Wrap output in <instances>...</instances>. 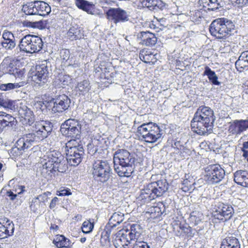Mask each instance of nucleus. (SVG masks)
<instances>
[{"label": "nucleus", "instance_id": "473e14b6", "mask_svg": "<svg viewBox=\"0 0 248 248\" xmlns=\"http://www.w3.org/2000/svg\"><path fill=\"white\" fill-rule=\"evenodd\" d=\"M165 211V206L162 202H159L156 206L151 207L147 213L151 215V217L155 218L160 217Z\"/></svg>", "mask_w": 248, "mask_h": 248}, {"label": "nucleus", "instance_id": "4d7b16f0", "mask_svg": "<svg viewBox=\"0 0 248 248\" xmlns=\"http://www.w3.org/2000/svg\"><path fill=\"white\" fill-rule=\"evenodd\" d=\"M6 196L12 201L14 200L17 197L16 194L14 193L13 190L7 191L6 194Z\"/></svg>", "mask_w": 248, "mask_h": 248}, {"label": "nucleus", "instance_id": "8fccbe9b", "mask_svg": "<svg viewBox=\"0 0 248 248\" xmlns=\"http://www.w3.org/2000/svg\"><path fill=\"white\" fill-rule=\"evenodd\" d=\"M242 151L243 152V156L248 162V140L243 144Z\"/></svg>", "mask_w": 248, "mask_h": 248}, {"label": "nucleus", "instance_id": "0eeeda50", "mask_svg": "<svg viewBox=\"0 0 248 248\" xmlns=\"http://www.w3.org/2000/svg\"><path fill=\"white\" fill-rule=\"evenodd\" d=\"M66 161L60 152L53 151L48 155V160L43 165V167L51 172L63 173L67 169Z\"/></svg>", "mask_w": 248, "mask_h": 248}, {"label": "nucleus", "instance_id": "f704fd0d", "mask_svg": "<svg viewBox=\"0 0 248 248\" xmlns=\"http://www.w3.org/2000/svg\"><path fill=\"white\" fill-rule=\"evenodd\" d=\"M220 248H240V244L236 238L230 236L223 240Z\"/></svg>", "mask_w": 248, "mask_h": 248}, {"label": "nucleus", "instance_id": "2f4dec72", "mask_svg": "<svg viewBox=\"0 0 248 248\" xmlns=\"http://www.w3.org/2000/svg\"><path fill=\"white\" fill-rule=\"evenodd\" d=\"M67 35L71 40L80 39L83 36L82 29L77 24H72L67 32Z\"/></svg>", "mask_w": 248, "mask_h": 248}, {"label": "nucleus", "instance_id": "bf43d9fd", "mask_svg": "<svg viewBox=\"0 0 248 248\" xmlns=\"http://www.w3.org/2000/svg\"><path fill=\"white\" fill-rule=\"evenodd\" d=\"M240 58L246 61L247 63L248 64V50L243 52L240 55Z\"/></svg>", "mask_w": 248, "mask_h": 248}, {"label": "nucleus", "instance_id": "f257e3e1", "mask_svg": "<svg viewBox=\"0 0 248 248\" xmlns=\"http://www.w3.org/2000/svg\"><path fill=\"white\" fill-rule=\"evenodd\" d=\"M52 130V125L50 122L44 121L36 122L32 132L18 139L15 146L11 150V153L15 156L20 155L22 154L21 151L28 149L33 144L46 138Z\"/></svg>", "mask_w": 248, "mask_h": 248}, {"label": "nucleus", "instance_id": "7ed1b4c3", "mask_svg": "<svg viewBox=\"0 0 248 248\" xmlns=\"http://www.w3.org/2000/svg\"><path fill=\"white\" fill-rule=\"evenodd\" d=\"M135 160L133 155L126 150H117L113 155L115 172L120 177H130L134 172Z\"/></svg>", "mask_w": 248, "mask_h": 248}, {"label": "nucleus", "instance_id": "49530a36", "mask_svg": "<svg viewBox=\"0 0 248 248\" xmlns=\"http://www.w3.org/2000/svg\"><path fill=\"white\" fill-rule=\"evenodd\" d=\"M57 192V195L59 196H69L72 194L70 189L65 187H61Z\"/></svg>", "mask_w": 248, "mask_h": 248}, {"label": "nucleus", "instance_id": "4be33fe9", "mask_svg": "<svg viewBox=\"0 0 248 248\" xmlns=\"http://www.w3.org/2000/svg\"><path fill=\"white\" fill-rule=\"evenodd\" d=\"M248 129V119L235 120L230 123L229 131L234 135H240Z\"/></svg>", "mask_w": 248, "mask_h": 248}, {"label": "nucleus", "instance_id": "9d476101", "mask_svg": "<svg viewBox=\"0 0 248 248\" xmlns=\"http://www.w3.org/2000/svg\"><path fill=\"white\" fill-rule=\"evenodd\" d=\"M93 175L94 179L101 183L107 182L111 177L112 169L107 160H97L93 164Z\"/></svg>", "mask_w": 248, "mask_h": 248}, {"label": "nucleus", "instance_id": "4468645a", "mask_svg": "<svg viewBox=\"0 0 248 248\" xmlns=\"http://www.w3.org/2000/svg\"><path fill=\"white\" fill-rule=\"evenodd\" d=\"M124 219V213L121 212L114 213L109 219V221L106 225L107 231L102 233L101 238V242L105 241V244L108 245L109 244V235L110 234V229H113L118 225L122 223Z\"/></svg>", "mask_w": 248, "mask_h": 248}, {"label": "nucleus", "instance_id": "bb28decb", "mask_svg": "<svg viewBox=\"0 0 248 248\" xmlns=\"http://www.w3.org/2000/svg\"><path fill=\"white\" fill-rule=\"evenodd\" d=\"M0 44L3 48L7 50H12L16 46L15 38L10 31H4Z\"/></svg>", "mask_w": 248, "mask_h": 248}, {"label": "nucleus", "instance_id": "412c9836", "mask_svg": "<svg viewBox=\"0 0 248 248\" xmlns=\"http://www.w3.org/2000/svg\"><path fill=\"white\" fill-rule=\"evenodd\" d=\"M166 6V3L162 0H139V7L146 8L150 11L163 10Z\"/></svg>", "mask_w": 248, "mask_h": 248}, {"label": "nucleus", "instance_id": "a19ab883", "mask_svg": "<svg viewBox=\"0 0 248 248\" xmlns=\"http://www.w3.org/2000/svg\"><path fill=\"white\" fill-rule=\"evenodd\" d=\"M77 88L82 94H85L90 90V83L88 80H84L78 83Z\"/></svg>", "mask_w": 248, "mask_h": 248}, {"label": "nucleus", "instance_id": "c756f323", "mask_svg": "<svg viewBox=\"0 0 248 248\" xmlns=\"http://www.w3.org/2000/svg\"><path fill=\"white\" fill-rule=\"evenodd\" d=\"M53 243L57 248H72L73 243L63 235H57Z\"/></svg>", "mask_w": 248, "mask_h": 248}, {"label": "nucleus", "instance_id": "f8f14e48", "mask_svg": "<svg viewBox=\"0 0 248 248\" xmlns=\"http://www.w3.org/2000/svg\"><path fill=\"white\" fill-rule=\"evenodd\" d=\"M225 171L220 165H208L204 168V179L208 184L219 183L224 178Z\"/></svg>", "mask_w": 248, "mask_h": 248}, {"label": "nucleus", "instance_id": "e2e57ef3", "mask_svg": "<svg viewBox=\"0 0 248 248\" xmlns=\"http://www.w3.org/2000/svg\"><path fill=\"white\" fill-rule=\"evenodd\" d=\"M86 240V238L85 237H81L80 238V242L82 243H84Z\"/></svg>", "mask_w": 248, "mask_h": 248}, {"label": "nucleus", "instance_id": "de8ad7c7", "mask_svg": "<svg viewBox=\"0 0 248 248\" xmlns=\"http://www.w3.org/2000/svg\"><path fill=\"white\" fill-rule=\"evenodd\" d=\"M147 50L143 49L142 50L140 53V60L145 63H149L151 62H152L153 61V59L147 58L146 55V53H147Z\"/></svg>", "mask_w": 248, "mask_h": 248}, {"label": "nucleus", "instance_id": "39448f33", "mask_svg": "<svg viewBox=\"0 0 248 248\" xmlns=\"http://www.w3.org/2000/svg\"><path fill=\"white\" fill-rule=\"evenodd\" d=\"M136 133L141 140L153 143L161 139L163 130L156 124L149 122L138 126Z\"/></svg>", "mask_w": 248, "mask_h": 248}, {"label": "nucleus", "instance_id": "dca6fc26", "mask_svg": "<svg viewBox=\"0 0 248 248\" xmlns=\"http://www.w3.org/2000/svg\"><path fill=\"white\" fill-rule=\"evenodd\" d=\"M47 62L44 61L36 66L35 74L32 76V80L40 86L43 85L47 81L49 77Z\"/></svg>", "mask_w": 248, "mask_h": 248}, {"label": "nucleus", "instance_id": "cd10ccee", "mask_svg": "<svg viewBox=\"0 0 248 248\" xmlns=\"http://www.w3.org/2000/svg\"><path fill=\"white\" fill-rule=\"evenodd\" d=\"M19 114L22 118L21 121L24 124L31 125L35 121L33 112L27 106H24L19 110Z\"/></svg>", "mask_w": 248, "mask_h": 248}, {"label": "nucleus", "instance_id": "69168bd1", "mask_svg": "<svg viewBox=\"0 0 248 248\" xmlns=\"http://www.w3.org/2000/svg\"><path fill=\"white\" fill-rule=\"evenodd\" d=\"M247 86H248V88L246 89V93H248V82H247Z\"/></svg>", "mask_w": 248, "mask_h": 248}, {"label": "nucleus", "instance_id": "c85d7f7f", "mask_svg": "<svg viewBox=\"0 0 248 248\" xmlns=\"http://www.w3.org/2000/svg\"><path fill=\"white\" fill-rule=\"evenodd\" d=\"M234 181L238 185L248 187V171L238 170L234 173Z\"/></svg>", "mask_w": 248, "mask_h": 248}, {"label": "nucleus", "instance_id": "338daca9", "mask_svg": "<svg viewBox=\"0 0 248 248\" xmlns=\"http://www.w3.org/2000/svg\"><path fill=\"white\" fill-rule=\"evenodd\" d=\"M0 248H2L0 245Z\"/></svg>", "mask_w": 248, "mask_h": 248}, {"label": "nucleus", "instance_id": "680f3d73", "mask_svg": "<svg viewBox=\"0 0 248 248\" xmlns=\"http://www.w3.org/2000/svg\"><path fill=\"white\" fill-rule=\"evenodd\" d=\"M147 57L148 59H152L153 61L154 60L155 55L153 54L150 51H148L147 53H146Z\"/></svg>", "mask_w": 248, "mask_h": 248}, {"label": "nucleus", "instance_id": "6ab92c4d", "mask_svg": "<svg viewBox=\"0 0 248 248\" xmlns=\"http://www.w3.org/2000/svg\"><path fill=\"white\" fill-rule=\"evenodd\" d=\"M53 106L52 111L54 112H62L67 110L71 104V100L65 94L57 96L52 100Z\"/></svg>", "mask_w": 248, "mask_h": 248}, {"label": "nucleus", "instance_id": "7c9ffc66", "mask_svg": "<svg viewBox=\"0 0 248 248\" xmlns=\"http://www.w3.org/2000/svg\"><path fill=\"white\" fill-rule=\"evenodd\" d=\"M128 235L130 238V240L133 242H137V240L140 236L142 230L140 226L138 224H133L130 226V229L125 230Z\"/></svg>", "mask_w": 248, "mask_h": 248}, {"label": "nucleus", "instance_id": "2eb2a0df", "mask_svg": "<svg viewBox=\"0 0 248 248\" xmlns=\"http://www.w3.org/2000/svg\"><path fill=\"white\" fill-rule=\"evenodd\" d=\"M106 16L108 21L116 24L128 21L129 15L120 8H110L107 11Z\"/></svg>", "mask_w": 248, "mask_h": 248}, {"label": "nucleus", "instance_id": "ea45409f", "mask_svg": "<svg viewBox=\"0 0 248 248\" xmlns=\"http://www.w3.org/2000/svg\"><path fill=\"white\" fill-rule=\"evenodd\" d=\"M24 82H20L18 83H8L0 85V90L3 91H9L12 90L17 89L20 87H23L25 85Z\"/></svg>", "mask_w": 248, "mask_h": 248}, {"label": "nucleus", "instance_id": "5fc2aeb1", "mask_svg": "<svg viewBox=\"0 0 248 248\" xmlns=\"http://www.w3.org/2000/svg\"><path fill=\"white\" fill-rule=\"evenodd\" d=\"M132 248H150V247L145 242H139L133 244V247Z\"/></svg>", "mask_w": 248, "mask_h": 248}, {"label": "nucleus", "instance_id": "ddd939ff", "mask_svg": "<svg viewBox=\"0 0 248 248\" xmlns=\"http://www.w3.org/2000/svg\"><path fill=\"white\" fill-rule=\"evenodd\" d=\"M81 126L78 121L69 119L63 123L61 126L62 133L66 137H70L71 140H76L80 138Z\"/></svg>", "mask_w": 248, "mask_h": 248}, {"label": "nucleus", "instance_id": "864d4df0", "mask_svg": "<svg viewBox=\"0 0 248 248\" xmlns=\"http://www.w3.org/2000/svg\"><path fill=\"white\" fill-rule=\"evenodd\" d=\"M16 196L23 193L25 191V186L17 185L15 189H12Z\"/></svg>", "mask_w": 248, "mask_h": 248}, {"label": "nucleus", "instance_id": "c03bdc74", "mask_svg": "<svg viewBox=\"0 0 248 248\" xmlns=\"http://www.w3.org/2000/svg\"><path fill=\"white\" fill-rule=\"evenodd\" d=\"M41 203L37 197L34 198L31 201L30 208L33 212H36L40 208Z\"/></svg>", "mask_w": 248, "mask_h": 248}, {"label": "nucleus", "instance_id": "09e8293b", "mask_svg": "<svg viewBox=\"0 0 248 248\" xmlns=\"http://www.w3.org/2000/svg\"><path fill=\"white\" fill-rule=\"evenodd\" d=\"M0 106L4 108H10L12 106V102L9 100L4 99L0 96Z\"/></svg>", "mask_w": 248, "mask_h": 248}, {"label": "nucleus", "instance_id": "5701e85b", "mask_svg": "<svg viewBox=\"0 0 248 248\" xmlns=\"http://www.w3.org/2000/svg\"><path fill=\"white\" fill-rule=\"evenodd\" d=\"M16 124V118L11 114L0 111V133L6 128L15 127Z\"/></svg>", "mask_w": 248, "mask_h": 248}, {"label": "nucleus", "instance_id": "72a5a7b5", "mask_svg": "<svg viewBox=\"0 0 248 248\" xmlns=\"http://www.w3.org/2000/svg\"><path fill=\"white\" fill-rule=\"evenodd\" d=\"M70 80L71 78L68 75L60 73L54 79L53 85L58 88H63L70 83Z\"/></svg>", "mask_w": 248, "mask_h": 248}, {"label": "nucleus", "instance_id": "c9c22d12", "mask_svg": "<svg viewBox=\"0 0 248 248\" xmlns=\"http://www.w3.org/2000/svg\"><path fill=\"white\" fill-rule=\"evenodd\" d=\"M76 5L89 14H94V5L85 0H76Z\"/></svg>", "mask_w": 248, "mask_h": 248}, {"label": "nucleus", "instance_id": "423d86ee", "mask_svg": "<svg viewBox=\"0 0 248 248\" xmlns=\"http://www.w3.org/2000/svg\"><path fill=\"white\" fill-rule=\"evenodd\" d=\"M234 28V24L232 20L222 17L216 19L212 22L209 31L212 35L221 39L231 35Z\"/></svg>", "mask_w": 248, "mask_h": 248}, {"label": "nucleus", "instance_id": "b1692460", "mask_svg": "<svg viewBox=\"0 0 248 248\" xmlns=\"http://www.w3.org/2000/svg\"><path fill=\"white\" fill-rule=\"evenodd\" d=\"M14 225L7 218H0V239L6 238L13 234Z\"/></svg>", "mask_w": 248, "mask_h": 248}, {"label": "nucleus", "instance_id": "052dcab7", "mask_svg": "<svg viewBox=\"0 0 248 248\" xmlns=\"http://www.w3.org/2000/svg\"><path fill=\"white\" fill-rule=\"evenodd\" d=\"M34 106L37 108L42 109V107L44 105V103L43 101H37L34 103Z\"/></svg>", "mask_w": 248, "mask_h": 248}, {"label": "nucleus", "instance_id": "393cba45", "mask_svg": "<svg viewBox=\"0 0 248 248\" xmlns=\"http://www.w3.org/2000/svg\"><path fill=\"white\" fill-rule=\"evenodd\" d=\"M137 39L140 44L149 46H155L157 42V38L155 34L148 31L139 33Z\"/></svg>", "mask_w": 248, "mask_h": 248}, {"label": "nucleus", "instance_id": "a878e982", "mask_svg": "<svg viewBox=\"0 0 248 248\" xmlns=\"http://www.w3.org/2000/svg\"><path fill=\"white\" fill-rule=\"evenodd\" d=\"M223 2L219 0H199L200 10L206 12L215 11L223 5Z\"/></svg>", "mask_w": 248, "mask_h": 248}, {"label": "nucleus", "instance_id": "a18cd8bd", "mask_svg": "<svg viewBox=\"0 0 248 248\" xmlns=\"http://www.w3.org/2000/svg\"><path fill=\"white\" fill-rule=\"evenodd\" d=\"M51 193L50 192H45L42 194L39 195L37 197V199H38L39 201L40 202L41 204L42 203L45 204L46 202H47L48 200V196L49 195H50Z\"/></svg>", "mask_w": 248, "mask_h": 248}, {"label": "nucleus", "instance_id": "3c124183", "mask_svg": "<svg viewBox=\"0 0 248 248\" xmlns=\"http://www.w3.org/2000/svg\"><path fill=\"white\" fill-rule=\"evenodd\" d=\"M181 229L186 233L188 237H192L194 233L192 232V230L189 226H182L180 227Z\"/></svg>", "mask_w": 248, "mask_h": 248}, {"label": "nucleus", "instance_id": "58836bf2", "mask_svg": "<svg viewBox=\"0 0 248 248\" xmlns=\"http://www.w3.org/2000/svg\"><path fill=\"white\" fill-rule=\"evenodd\" d=\"M202 214L199 211H195L190 214L188 220L191 224L197 225L202 221Z\"/></svg>", "mask_w": 248, "mask_h": 248}, {"label": "nucleus", "instance_id": "aec40b11", "mask_svg": "<svg viewBox=\"0 0 248 248\" xmlns=\"http://www.w3.org/2000/svg\"><path fill=\"white\" fill-rule=\"evenodd\" d=\"M0 70L3 74L13 75L16 78H20L24 74L23 70L17 69L13 62L8 60L2 62L0 65Z\"/></svg>", "mask_w": 248, "mask_h": 248}, {"label": "nucleus", "instance_id": "f3484780", "mask_svg": "<svg viewBox=\"0 0 248 248\" xmlns=\"http://www.w3.org/2000/svg\"><path fill=\"white\" fill-rule=\"evenodd\" d=\"M233 213V209L232 206L220 203L213 212V216L215 219L224 222L230 219Z\"/></svg>", "mask_w": 248, "mask_h": 248}, {"label": "nucleus", "instance_id": "79ce46f5", "mask_svg": "<svg viewBox=\"0 0 248 248\" xmlns=\"http://www.w3.org/2000/svg\"><path fill=\"white\" fill-rule=\"evenodd\" d=\"M93 224L89 220L85 221L82 226V231L85 233H90L93 228Z\"/></svg>", "mask_w": 248, "mask_h": 248}, {"label": "nucleus", "instance_id": "4c0bfd02", "mask_svg": "<svg viewBox=\"0 0 248 248\" xmlns=\"http://www.w3.org/2000/svg\"><path fill=\"white\" fill-rule=\"evenodd\" d=\"M203 75L207 76L209 81L215 85H220L221 82L218 80V77L215 71L212 70L210 68L206 66L203 72Z\"/></svg>", "mask_w": 248, "mask_h": 248}, {"label": "nucleus", "instance_id": "20e7f679", "mask_svg": "<svg viewBox=\"0 0 248 248\" xmlns=\"http://www.w3.org/2000/svg\"><path fill=\"white\" fill-rule=\"evenodd\" d=\"M169 184L165 179L148 184L141 190L138 199L142 203L149 202L162 196L168 189Z\"/></svg>", "mask_w": 248, "mask_h": 248}, {"label": "nucleus", "instance_id": "603ef678", "mask_svg": "<svg viewBox=\"0 0 248 248\" xmlns=\"http://www.w3.org/2000/svg\"><path fill=\"white\" fill-rule=\"evenodd\" d=\"M42 24V22L40 21H37V22H31V21H27L26 23V26L28 27H31L33 28H39L40 27H41Z\"/></svg>", "mask_w": 248, "mask_h": 248}, {"label": "nucleus", "instance_id": "37998d69", "mask_svg": "<svg viewBox=\"0 0 248 248\" xmlns=\"http://www.w3.org/2000/svg\"><path fill=\"white\" fill-rule=\"evenodd\" d=\"M235 65L236 69L240 71H242L245 67L248 66L246 61H244V60H242L240 58V56L235 62Z\"/></svg>", "mask_w": 248, "mask_h": 248}, {"label": "nucleus", "instance_id": "9b49d317", "mask_svg": "<svg viewBox=\"0 0 248 248\" xmlns=\"http://www.w3.org/2000/svg\"><path fill=\"white\" fill-rule=\"evenodd\" d=\"M22 11L26 15L45 16L51 12V8L47 3L43 1L35 0L24 4Z\"/></svg>", "mask_w": 248, "mask_h": 248}, {"label": "nucleus", "instance_id": "13d9d810", "mask_svg": "<svg viewBox=\"0 0 248 248\" xmlns=\"http://www.w3.org/2000/svg\"><path fill=\"white\" fill-rule=\"evenodd\" d=\"M59 201V199L55 197L51 201L49 205V208L50 209L54 208Z\"/></svg>", "mask_w": 248, "mask_h": 248}, {"label": "nucleus", "instance_id": "1a4fd4ad", "mask_svg": "<svg viewBox=\"0 0 248 248\" xmlns=\"http://www.w3.org/2000/svg\"><path fill=\"white\" fill-rule=\"evenodd\" d=\"M18 46L20 51L30 53H36L42 49L43 42L39 36L28 34L20 40Z\"/></svg>", "mask_w": 248, "mask_h": 248}, {"label": "nucleus", "instance_id": "e433bc0d", "mask_svg": "<svg viewBox=\"0 0 248 248\" xmlns=\"http://www.w3.org/2000/svg\"><path fill=\"white\" fill-rule=\"evenodd\" d=\"M60 56L62 60V62H67L68 66H72L74 67H77L78 66L77 62L74 61L72 62L73 57L70 58V52L68 49H62L60 50Z\"/></svg>", "mask_w": 248, "mask_h": 248}, {"label": "nucleus", "instance_id": "6e6d98bb", "mask_svg": "<svg viewBox=\"0 0 248 248\" xmlns=\"http://www.w3.org/2000/svg\"><path fill=\"white\" fill-rule=\"evenodd\" d=\"M232 2L235 3L238 7H243L247 5L248 0H232Z\"/></svg>", "mask_w": 248, "mask_h": 248}, {"label": "nucleus", "instance_id": "a211bd4d", "mask_svg": "<svg viewBox=\"0 0 248 248\" xmlns=\"http://www.w3.org/2000/svg\"><path fill=\"white\" fill-rule=\"evenodd\" d=\"M130 239L126 231L124 229H123L119 231L114 235L113 244L116 248H129L134 244L133 241Z\"/></svg>", "mask_w": 248, "mask_h": 248}, {"label": "nucleus", "instance_id": "0e129e2a", "mask_svg": "<svg viewBox=\"0 0 248 248\" xmlns=\"http://www.w3.org/2000/svg\"><path fill=\"white\" fill-rule=\"evenodd\" d=\"M2 166H3L2 164L0 162V170L2 169Z\"/></svg>", "mask_w": 248, "mask_h": 248}, {"label": "nucleus", "instance_id": "f03ea898", "mask_svg": "<svg viewBox=\"0 0 248 248\" xmlns=\"http://www.w3.org/2000/svg\"><path fill=\"white\" fill-rule=\"evenodd\" d=\"M215 116L213 110L208 107L201 106L197 110L191 122V128L200 135L211 133Z\"/></svg>", "mask_w": 248, "mask_h": 248}, {"label": "nucleus", "instance_id": "6e6552de", "mask_svg": "<svg viewBox=\"0 0 248 248\" xmlns=\"http://www.w3.org/2000/svg\"><path fill=\"white\" fill-rule=\"evenodd\" d=\"M75 140H70L65 144L67 163L71 166H77L82 160L84 155L83 147L75 145Z\"/></svg>", "mask_w": 248, "mask_h": 248}]
</instances>
